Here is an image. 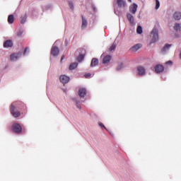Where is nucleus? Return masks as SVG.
Listing matches in <instances>:
<instances>
[{
	"instance_id": "nucleus-1",
	"label": "nucleus",
	"mask_w": 181,
	"mask_h": 181,
	"mask_svg": "<svg viewBox=\"0 0 181 181\" xmlns=\"http://www.w3.org/2000/svg\"><path fill=\"white\" fill-rule=\"evenodd\" d=\"M16 105H21V107H25V104L22 102H16L11 105L10 111L11 115H13L14 118H19V117H21V112L16 111Z\"/></svg>"
},
{
	"instance_id": "nucleus-2",
	"label": "nucleus",
	"mask_w": 181,
	"mask_h": 181,
	"mask_svg": "<svg viewBox=\"0 0 181 181\" xmlns=\"http://www.w3.org/2000/svg\"><path fill=\"white\" fill-rule=\"evenodd\" d=\"M151 44L158 42V40L159 39V35L158 34V30L156 28H153V30L151 31Z\"/></svg>"
},
{
	"instance_id": "nucleus-3",
	"label": "nucleus",
	"mask_w": 181,
	"mask_h": 181,
	"mask_svg": "<svg viewBox=\"0 0 181 181\" xmlns=\"http://www.w3.org/2000/svg\"><path fill=\"white\" fill-rule=\"evenodd\" d=\"M12 130L15 134H21V132H22V126L18 123L13 124L12 126Z\"/></svg>"
},
{
	"instance_id": "nucleus-4",
	"label": "nucleus",
	"mask_w": 181,
	"mask_h": 181,
	"mask_svg": "<svg viewBox=\"0 0 181 181\" xmlns=\"http://www.w3.org/2000/svg\"><path fill=\"white\" fill-rule=\"evenodd\" d=\"M59 80H60L61 83H62L63 84H67V83H69V81H70V78L67 76L62 75L59 77Z\"/></svg>"
},
{
	"instance_id": "nucleus-5",
	"label": "nucleus",
	"mask_w": 181,
	"mask_h": 181,
	"mask_svg": "<svg viewBox=\"0 0 181 181\" xmlns=\"http://www.w3.org/2000/svg\"><path fill=\"white\" fill-rule=\"evenodd\" d=\"M21 56H22V52H18V54H12L10 56V59L12 62H15V60H18Z\"/></svg>"
},
{
	"instance_id": "nucleus-6",
	"label": "nucleus",
	"mask_w": 181,
	"mask_h": 181,
	"mask_svg": "<svg viewBox=\"0 0 181 181\" xmlns=\"http://www.w3.org/2000/svg\"><path fill=\"white\" fill-rule=\"evenodd\" d=\"M138 9V5L136 4H133L130 7H129V11L133 15H135L136 13V10Z\"/></svg>"
},
{
	"instance_id": "nucleus-7",
	"label": "nucleus",
	"mask_w": 181,
	"mask_h": 181,
	"mask_svg": "<svg viewBox=\"0 0 181 181\" xmlns=\"http://www.w3.org/2000/svg\"><path fill=\"white\" fill-rule=\"evenodd\" d=\"M59 47H52V49H51V54L52 56H59Z\"/></svg>"
},
{
	"instance_id": "nucleus-8",
	"label": "nucleus",
	"mask_w": 181,
	"mask_h": 181,
	"mask_svg": "<svg viewBox=\"0 0 181 181\" xmlns=\"http://www.w3.org/2000/svg\"><path fill=\"white\" fill-rule=\"evenodd\" d=\"M87 93V90H86V88H81L78 90V95L79 97H81V98L86 97V94Z\"/></svg>"
},
{
	"instance_id": "nucleus-9",
	"label": "nucleus",
	"mask_w": 181,
	"mask_h": 181,
	"mask_svg": "<svg viewBox=\"0 0 181 181\" xmlns=\"http://www.w3.org/2000/svg\"><path fill=\"white\" fill-rule=\"evenodd\" d=\"M127 18L130 25H134V23L135 22V19L134 18V16H132V14H131V13H127Z\"/></svg>"
},
{
	"instance_id": "nucleus-10",
	"label": "nucleus",
	"mask_w": 181,
	"mask_h": 181,
	"mask_svg": "<svg viewBox=\"0 0 181 181\" xmlns=\"http://www.w3.org/2000/svg\"><path fill=\"white\" fill-rule=\"evenodd\" d=\"M163 70H165V67H163L161 64H158L155 66V71L156 73H162Z\"/></svg>"
},
{
	"instance_id": "nucleus-11",
	"label": "nucleus",
	"mask_w": 181,
	"mask_h": 181,
	"mask_svg": "<svg viewBox=\"0 0 181 181\" xmlns=\"http://www.w3.org/2000/svg\"><path fill=\"white\" fill-rule=\"evenodd\" d=\"M12 46H13V43L11 40H8L4 43V47H12Z\"/></svg>"
},
{
	"instance_id": "nucleus-12",
	"label": "nucleus",
	"mask_w": 181,
	"mask_h": 181,
	"mask_svg": "<svg viewBox=\"0 0 181 181\" xmlns=\"http://www.w3.org/2000/svg\"><path fill=\"white\" fill-rule=\"evenodd\" d=\"M111 55H106L103 60V64H107V63H110L111 62Z\"/></svg>"
},
{
	"instance_id": "nucleus-13",
	"label": "nucleus",
	"mask_w": 181,
	"mask_h": 181,
	"mask_svg": "<svg viewBox=\"0 0 181 181\" xmlns=\"http://www.w3.org/2000/svg\"><path fill=\"white\" fill-rule=\"evenodd\" d=\"M137 71H139V76H145V68L143 66H139L137 68Z\"/></svg>"
},
{
	"instance_id": "nucleus-14",
	"label": "nucleus",
	"mask_w": 181,
	"mask_h": 181,
	"mask_svg": "<svg viewBox=\"0 0 181 181\" xmlns=\"http://www.w3.org/2000/svg\"><path fill=\"white\" fill-rule=\"evenodd\" d=\"M98 65V59L93 58L92 59L91 63H90V67H95V66Z\"/></svg>"
},
{
	"instance_id": "nucleus-15",
	"label": "nucleus",
	"mask_w": 181,
	"mask_h": 181,
	"mask_svg": "<svg viewBox=\"0 0 181 181\" xmlns=\"http://www.w3.org/2000/svg\"><path fill=\"white\" fill-rule=\"evenodd\" d=\"M117 5L119 8H125V6L127 4H125V1L124 0H117Z\"/></svg>"
},
{
	"instance_id": "nucleus-16",
	"label": "nucleus",
	"mask_w": 181,
	"mask_h": 181,
	"mask_svg": "<svg viewBox=\"0 0 181 181\" xmlns=\"http://www.w3.org/2000/svg\"><path fill=\"white\" fill-rule=\"evenodd\" d=\"M87 20H86V18H84V16H82V29H86V28H87Z\"/></svg>"
},
{
	"instance_id": "nucleus-17",
	"label": "nucleus",
	"mask_w": 181,
	"mask_h": 181,
	"mask_svg": "<svg viewBox=\"0 0 181 181\" xmlns=\"http://www.w3.org/2000/svg\"><path fill=\"white\" fill-rule=\"evenodd\" d=\"M173 18L176 21H180V19H181V13L180 12H175L173 15Z\"/></svg>"
},
{
	"instance_id": "nucleus-18",
	"label": "nucleus",
	"mask_w": 181,
	"mask_h": 181,
	"mask_svg": "<svg viewBox=\"0 0 181 181\" xmlns=\"http://www.w3.org/2000/svg\"><path fill=\"white\" fill-rule=\"evenodd\" d=\"M141 49V44H136L131 48L132 52H136V50H139Z\"/></svg>"
},
{
	"instance_id": "nucleus-19",
	"label": "nucleus",
	"mask_w": 181,
	"mask_h": 181,
	"mask_svg": "<svg viewBox=\"0 0 181 181\" xmlns=\"http://www.w3.org/2000/svg\"><path fill=\"white\" fill-rule=\"evenodd\" d=\"M78 66V64L77 62L71 63L69 65V70H74L75 69H77Z\"/></svg>"
},
{
	"instance_id": "nucleus-20",
	"label": "nucleus",
	"mask_w": 181,
	"mask_h": 181,
	"mask_svg": "<svg viewBox=\"0 0 181 181\" xmlns=\"http://www.w3.org/2000/svg\"><path fill=\"white\" fill-rule=\"evenodd\" d=\"M15 21V17L13 16V15H10L8 17V23L10 24L13 23V21Z\"/></svg>"
},
{
	"instance_id": "nucleus-21",
	"label": "nucleus",
	"mask_w": 181,
	"mask_h": 181,
	"mask_svg": "<svg viewBox=\"0 0 181 181\" xmlns=\"http://www.w3.org/2000/svg\"><path fill=\"white\" fill-rule=\"evenodd\" d=\"M27 18L28 17L26 16V14L21 16V17L20 18L21 23H25V22H26Z\"/></svg>"
},
{
	"instance_id": "nucleus-22",
	"label": "nucleus",
	"mask_w": 181,
	"mask_h": 181,
	"mask_svg": "<svg viewBox=\"0 0 181 181\" xmlns=\"http://www.w3.org/2000/svg\"><path fill=\"white\" fill-rule=\"evenodd\" d=\"M181 28H180V24L179 23H175V26H174V30L176 32H179V30H180Z\"/></svg>"
},
{
	"instance_id": "nucleus-23",
	"label": "nucleus",
	"mask_w": 181,
	"mask_h": 181,
	"mask_svg": "<svg viewBox=\"0 0 181 181\" xmlns=\"http://www.w3.org/2000/svg\"><path fill=\"white\" fill-rule=\"evenodd\" d=\"M122 69H124V64L120 63L116 68V70H117V71H119V70H122Z\"/></svg>"
},
{
	"instance_id": "nucleus-24",
	"label": "nucleus",
	"mask_w": 181,
	"mask_h": 181,
	"mask_svg": "<svg viewBox=\"0 0 181 181\" xmlns=\"http://www.w3.org/2000/svg\"><path fill=\"white\" fill-rule=\"evenodd\" d=\"M78 62H83L84 60V54H81L78 57H77Z\"/></svg>"
},
{
	"instance_id": "nucleus-25",
	"label": "nucleus",
	"mask_w": 181,
	"mask_h": 181,
	"mask_svg": "<svg viewBox=\"0 0 181 181\" xmlns=\"http://www.w3.org/2000/svg\"><path fill=\"white\" fill-rule=\"evenodd\" d=\"M136 32L139 35H141L142 33V27L141 25H139L137 27Z\"/></svg>"
},
{
	"instance_id": "nucleus-26",
	"label": "nucleus",
	"mask_w": 181,
	"mask_h": 181,
	"mask_svg": "<svg viewBox=\"0 0 181 181\" xmlns=\"http://www.w3.org/2000/svg\"><path fill=\"white\" fill-rule=\"evenodd\" d=\"M23 34V32H22L21 30H18L16 32V36L17 37H21V36H22Z\"/></svg>"
},
{
	"instance_id": "nucleus-27",
	"label": "nucleus",
	"mask_w": 181,
	"mask_h": 181,
	"mask_svg": "<svg viewBox=\"0 0 181 181\" xmlns=\"http://www.w3.org/2000/svg\"><path fill=\"white\" fill-rule=\"evenodd\" d=\"M170 46H172V45H169V44L165 45L164 46V47L163 48L162 52H166V49H169V47H170Z\"/></svg>"
},
{
	"instance_id": "nucleus-28",
	"label": "nucleus",
	"mask_w": 181,
	"mask_h": 181,
	"mask_svg": "<svg viewBox=\"0 0 181 181\" xmlns=\"http://www.w3.org/2000/svg\"><path fill=\"white\" fill-rule=\"evenodd\" d=\"M117 47V45L115 44H112L110 47V52H114V50H115V48Z\"/></svg>"
},
{
	"instance_id": "nucleus-29",
	"label": "nucleus",
	"mask_w": 181,
	"mask_h": 181,
	"mask_svg": "<svg viewBox=\"0 0 181 181\" xmlns=\"http://www.w3.org/2000/svg\"><path fill=\"white\" fill-rule=\"evenodd\" d=\"M69 6L72 11H74V5L73 4V1L69 2Z\"/></svg>"
},
{
	"instance_id": "nucleus-30",
	"label": "nucleus",
	"mask_w": 181,
	"mask_h": 181,
	"mask_svg": "<svg viewBox=\"0 0 181 181\" xmlns=\"http://www.w3.org/2000/svg\"><path fill=\"white\" fill-rule=\"evenodd\" d=\"M160 6V3L159 2V0H156V9H159Z\"/></svg>"
},
{
	"instance_id": "nucleus-31",
	"label": "nucleus",
	"mask_w": 181,
	"mask_h": 181,
	"mask_svg": "<svg viewBox=\"0 0 181 181\" xmlns=\"http://www.w3.org/2000/svg\"><path fill=\"white\" fill-rule=\"evenodd\" d=\"M99 127H100L101 128H105V129H107V127H105V126H104V124L99 122L98 123Z\"/></svg>"
},
{
	"instance_id": "nucleus-32",
	"label": "nucleus",
	"mask_w": 181,
	"mask_h": 181,
	"mask_svg": "<svg viewBox=\"0 0 181 181\" xmlns=\"http://www.w3.org/2000/svg\"><path fill=\"white\" fill-rule=\"evenodd\" d=\"M76 107H78L79 110H81V105L80 104V102H76Z\"/></svg>"
},
{
	"instance_id": "nucleus-33",
	"label": "nucleus",
	"mask_w": 181,
	"mask_h": 181,
	"mask_svg": "<svg viewBox=\"0 0 181 181\" xmlns=\"http://www.w3.org/2000/svg\"><path fill=\"white\" fill-rule=\"evenodd\" d=\"M90 76H91V74L88 73V74H86L85 75V77H86V78H88V77H90Z\"/></svg>"
},
{
	"instance_id": "nucleus-34",
	"label": "nucleus",
	"mask_w": 181,
	"mask_h": 181,
	"mask_svg": "<svg viewBox=\"0 0 181 181\" xmlns=\"http://www.w3.org/2000/svg\"><path fill=\"white\" fill-rule=\"evenodd\" d=\"M28 49H29L28 47H26V48L25 49L24 52H23V54H24V55L26 54V52H28Z\"/></svg>"
},
{
	"instance_id": "nucleus-35",
	"label": "nucleus",
	"mask_w": 181,
	"mask_h": 181,
	"mask_svg": "<svg viewBox=\"0 0 181 181\" xmlns=\"http://www.w3.org/2000/svg\"><path fill=\"white\" fill-rule=\"evenodd\" d=\"M165 64H172V61H168Z\"/></svg>"
},
{
	"instance_id": "nucleus-36",
	"label": "nucleus",
	"mask_w": 181,
	"mask_h": 181,
	"mask_svg": "<svg viewBox=\"0 0 181 181\" xmlns=\"http://www.w3.org/2000/svg\"><path fill=\"white\" fill-rule=\"evenodd\" d=\"M63 59H64V56H62L61 58V62H63Z\"/></svg>"
},
{
	"instance_id": "nucleus-37",
	"label": "nucleus",
	"mask_w": 181,
	"mask_h": 181,
	"mask_svg": "<svg viewBox=\"0 0 181 181\" xmlns=\"http://www.w3.org/2000/svg\"><path fill=\"white\" fill-rule=\"evenodd\" d=\"M17 108H21V107H19V106H17Z\"/></svg>"
},
{
	"instance_id": "nucleus-38",
	"label": "nucleus",
	"mask_w": 181,
	"mask_h": 181,
	"mask_svg": "<svg viewBox=\"0 0 181 181\" xmlns=\"http://www.w3.org/2000/svg\"><path fill=\"white\" fill-rule=\"evenodd\" d=\"M129 2H131V0H128Z\"/></svg>"
}]
</instances>
